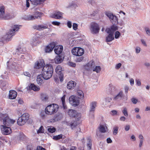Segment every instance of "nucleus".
I'll return each instance as SVG.
<instances>
[{"label":"nucleus","instance_id":"nucleus-1","mask_svg":"<svg viewBox=\"0 0 150 150\" xmlns=\"http://www.w3.org/2000/svg\"><path fill=\"white\" fill-rule=\"evenodd\" d=\"M45 65L44 62L43 60L35 63L34 66V68L35 69H39L43 67L42 75L43 79L45 80H47L50 78L52 76L53 73V69L52 65L47 64L46 65L44 66Z\"/></svg>","mask_w":150,"mask_h":150},{"label":"nucleus","instance_id":"nucleus-2","mask_svg":"<svg viewBox=\"0 0 150 150\" xmlns=\"http://www.w3.org/2000/svg\"><path fill=\"white\" fill-rule=\"evenodd\" d=\"M0 120L3 121L4 125L1 126L2 133L4 135H7L11 133L10 128L7 126H10L11 125L14 123L15 121L10 119L8 114L5 113H0Z\"/></svg>","mask_w":150,"mask_h":150},{"label":"nucleus","instance_id":"nucleus-3","mask_svg":"<svg viewBox=\"0 0 150 150\" xmlns=\"http://www.w3.org/2000/svg\"><path fill=\"white\" fill-rule=\"evenodd\" d=\"M21 25H14L13 29L10 30L9 31L6 33V35L0 39V41L3 42L4 41H9V39L11 37L14 35V33L16 31H18Z\"/></svg>","mask_w":150,"mask_h":150},{"label":"nucleus","instance_id":"nucleus-4","mask_svg":"<svg viewBox=\"0 0 150 150\" xmlns=\"http://www.w3.org/2000/svg\"><path fill=\"white\" fill-rule=\"evenodd\" d=\"M59 108L57 104L52 103L48 105L45 108V110L47 115H52L57 112Z\"/></svg>","mask_w":150,"mask_h":150},{"label":"nucleus","instance_id":"nucleus-5","mask_svg":"<svg viewBox=\"0 0 150 150\" xmlns=\"http://www.w3.org/2000/svg\"><path fill=\"white\" fill-rule=\"evenodd\" d=\"M29 115L28 113L23 114L17 120V122L19 125H24L28 120Z\"/></svg>","mask_w":150,"mask_h":150},{"label":"nucleus","instance_id":"nucleus-6","mask_svg":"<svg viewBox=\"0 0 150 150\" xmlns=\"http://www.w3.org/2000/svg\"><path fill=\"white\" fill-rule=\"evenodd\" d=\"M105 14L109 18L113 24H118V18L115 15H114L112 13L110 12H106Z\"/></svg>","mask_w":150,"mask_h":150},{"label":"nucleus","instance_id":"nucleus-7","mask_svg":"<svg viewBox=\"0 0 150 150\" xmlns=\"http://www.w3.org/2000/svg\"><path fill=\"white\" fill-rule=\"evenodd\" d=\"M84 52L83 49L79 47H74L71 50L73 55L78 56H81L84 54Z\"/></svg>","mask_w":150,"mask_h":150},{"label":"nucleus","instance_id":"nucleus-8","mask_svg":"<svg viewBox=\"0 0 150 150\" xmlns=\"http://www.w3.org/2000/svg\"><path fill=\"white\" fill-rule=\"evenodd\" d=\"M100 29L98 24L96 23H92L90 25V30L91 33L93 34L98 33Z\"/></svg>","mask_w":150,"mask_h":150},{"label":"nucleus","instance_id":"nucleus-9","mask_svg":"<svg viewBox=\"0 0 150 150\" xmlns=\"http://www.w3.org/2000/svg\"><path fill=\"white\" fill-rule=\"evenodd\" d=\"M69 103L73 106L76 107L79 104V100L76 96H71L69 98Z\"/></svg>","mask_w":150,"mask_h":150},{"label":"nucleus","instance_id":"nucleus-10","mask_svg":"<svg viewBox=\"0 0 150 150\" xmlns=\"http://www.w3.org/2000/svg\"><path fill=\"white\" fill-rule=\"evenodd\" d=\"M43 14V13H42L37 11L34 13L33 15H29L26 18V19L28 21H33L38 18L37 16H36V15H38V16L39 17H41Z\"/></svg>","mask_w":150,"mask_h":150},{"label":"nucleus","instance_id":"nucleus-11","mask_svg":"<svg viewBox=\"0 0 150 150\" xmlns=\"http://www.w3.org/2000/svg\"><path fill=\"white\" fill-rule=\"evenodd\" d=\"M64 56L62 54L57 55L54 59L51 60L52 63H55V64H59L62 62L64 59Z\"/></svg>","mask_w":150,"mask_h":150},{"label":"nucleus","instance_id":"nucleus-12","mask_svg":"<svg viewBox=\"0 0 150 150\" xmlns=\"http://www.w3.org/2000/svg\"><path fill=\"white\" fill-rule=\"evenodd\" d=\"M62 71L61 67L60 65H58L56 68L55 72L59 76V78L61 82L64 79V75L62 73Z\"/></svg>","mask_w":150,"mask_h":150},{"label":"nucleus","instance_id":"nucleus-13","mask_svg":"<svg viewBox=\"0 0 150 150\" xmlns=\"http://www.w3.org/2000/svg\"><path fill=\"white\" fill-rule=\"evenodd\" d=\"M4 14V6H1L0 7V18L6 20L8 19L11 18L9 15L5 16Z\"/></svg>","mask_w":150,"mask_h":150},{"label":"nucleus","instance_id":"nucleus-14","mask_svg":"<svg viewBox=\"0 0 150 150\" xmlns=\"http://www.w3.org/2000/svg\"><path fill=\"white\" fill-rule=\"evenodd\" d=\"M68 115L70 117H74L78 120H79L80 118V117H78L79 114H77L76 111L75 110H69L68 112Z\"/></svg>","mask_w":150,"mask_h":150},{"label":"nucleus","instance_id":"nucleus-15","mask_svg":"<svg viewBox=\"0 0 150 150\" xmlns=\"http://www.w3.org/2000/svg\"><path fill=\"white\" fill-rule=\"evenodd\" d=\"M55 46H56V44L54 42L50 43L45 47V52H50L52 51Z\"/></svg>","mask_w":150,"mask_h":150},{"label":"nucleus","instance_id":"nucleus-16","mask_svg":"<svg viewBox=\"0 0 150 150\" xmlns=\"http://www.w3.org/2000/svg\"><path fill=\"white\" fill-rule=\"evenodd\" d=\"M33 28L39 31H41L43 30L44 29L47 28H48V26L46 24L36 25L33 26Z\"/></svg>","mask_w":150,"mask_h":150},{"label":"nucleus","instance_id":"nucleus-17","mask_svg":"<svg viewBox=\"0 0 150 150\" xmlns=\"http://www.w3.org/2000/svg\"><path fill=\"white\" fill-rule=\"evenodd\" d=\"M115 96L113 98L114 100H119L122 99L124 97L123 92L122 91H120L118 93H117L114 95Z\"/></svg>","mask_w":150,"mask_h":150},{"label":"nucleus","instance_id":"nucleus-18","mask_svg":"<svg viewBox=\"0 0 150 150\" xmlns=\"http://www.w3.org/2000/svg\"><path fill=\"white\" fill-rule=\"evenodd\" d=\"M54 51L55 54L57 55H60L63 50V47L62 45L55 46L54 47Z\"/></svg>","mask_w":150,"mask_h":150},{"label":"nucleus","instance_id":"nucleus-19","mask_svg":"<svg viewBox=\"0 0 150 150\" xmlns=\"http://www.w3.org/2000/svg\"><path fill=\"white\" fill-rule=\"evenodd\" d=\"M117 30V28L116 26L112 25L111 26L110 28H107L105 30V31L107 33H111L114 34L115 31Z\"/></svg>","mask_w":150,"mask_h":150},{"label":"nucleus","instance_id":"nucleus-20","mask_svg":"<svg viewBox=\"0 0 150 150\" xmlns=\"http://www.w3.org/2000/svg\"><path fill=\"white\" fill-rule=\"evenodd\" d=\"M76 86V82L73 81H71L68 83L67 88L69 90H72Z\"/></svg>","mask_w":150,"mask_h":150},{"label":"nucleus","instance_id":"nucleus-21","mask_svg":"<svg viewBox=\"0 0 150 150\" xmlns=\"http://www.w3.org/2000/svg\"><path fill=\"white\" fill-rule=\"evenodd\" d=\"M17 95V93L15 91L11 90L9 91V98L11 99H15Z\"/></svg>","mask_w":150,"mask_h":150},{"label":"nucleus","instance_id":"nucleus-22","mask_svg":"<svg viewBox=\"0 0 150 150\" xmlns=\"http://www.w3.org/2000/svg\"><path fill=\"white\" fill-rule=\"evenodd\" d=\"M108 90L110 94L113 96L115 95V94L118 92L117 89L115 87L113 86L110 87Z\"/></svg>","mask_w":150,"mask_h":150},{"label":"nucleus","instance_id":"nucleus-23","mask_svg":"<svg viewBox=\"0 0 150 150\" xmlns=\"http://www.w3.org/2000/svg\"><path fill=\"white\" fill-rule=\"evenodd\" d=\"M62 13L59 11H56L52 15V17L57 19H60L62 18Z\"/></svg>","mask_w":150,"mask_h":150},{"label":"nucleus","instance_id":"nucleus-24","mask_svg":"<svg viewBox=\"0 0 150 150\" xmlns=\"http://www.w3.org/2000/svg\"><path fill=\"white\" fill-rule=\"evenodd\" d=\"M108 35L106 38V40L107 42H110L112 41L114 39L113 36L114 34L111 33H107Z\"/></svg>","mask_w":150,"mask_h":150},{"label":"nucleus","instance_id":"nucleus-25","mask_svg":"<svg viewBox=\"0 0 150 150\" xmlns=\"http://www.w3.org/2000/svg\"><path fill=\"white\" fill-rule=\"evenodd\" d=\"M28 88H29L30 90H32L34 91H39L40 89V88L39 86H37L33 83H31L29 88H27V89H28Z\"/></svg>","mask_w":150,"mask_h":150},{"label":"nucleus","instance_id":"nucleus-26","mask_svg":"<svg viewBox=\"0 0 150 150\" xmlns=\"http://www.w3.org/2000/svg\"><path fill=\"white\" fill-rule=\"evenodd\" d=\"M97 103L96 102L94 101L91 103L90 104V113L93 112L95 110V108L96 106Z\"/></svg>","mask_w":150,"mask_h":150},{"label":"nucleus","instance_id":"nucleus-27","mask_svg":"<svg viewBox=\"0 0 150 150\" xmlns=\"http://www.w3.org/2000/svg\"><path fill=\"white\" fill-rule=\"evenodd\" d=\"M66 124L68 126H70L72 129L75 128L77 125V122L75 121L67 122Z\"/></svg>","mask_w":150,"mask_h":150},{"label":"nucleus","instance_id":"nucleus-28","mask_svg":"<svg viewBox=\"0 0 150 150\" xmlns=\"http://www.w3.org/2000/svg\"><path fill=\"white\" fill-rule=\"evenodd\" d=\"M46 0H30L32 4L35 5H40L42 3L44 2Z\"/></svg>","mask_w":150,"mask_h":150},{"label":"nucleus","instance_id":"nucleus-29","mask_svg":"<svg viewBox=\"0 0 150 150\" xmlns=\"http://www.w3.org/2000/svg\"><path fill=\"white\" fill-rule=\"evenodd\" d=\"M42 75L41 74L38 75L37 77V82L39 85H41L43 83V80L42 79Z\"/></svg>","mask_w":150,"mask_h":150},{"label":"nucleus","instance_id":"nucleus-30","mask_svg":"<svg viewBox=\"0 0 150 150\" xmlns=\"http://www.w3.org/2000/svg\"><path fill=\"white\" fill-rule=\"evenodd\" d=\"M66 95H64L61 98V101L63 108L66 109L67 108V106L65 103V98Z\"/></svg>","mask_w":150,"mask_h":150},{"label":"nucleus","instance_id":"nucleus-31","mask_svg":"<svg viewBox=\"0 0 150 150\" xmlns=\"http://www.w3.org/2000/svg\"><path fill=\"white\" fill-rule=\"evenodd\" d=\"M38 40V38L37 37L35 36L34 37L31 41V44L33 46H36L38 43L37 40Z\"/></svg>","mask_w":150,"mask_h":150},{"label":"nucleus","instance_id":"nucleus-32","mask_svg":"<svg viewBox=\"0 0 150 150\" xmlns=\"http://www.w3.org/2000/svg\"><path fill=\"white\" fill-rule=\"evenodd\" d=\"M47 115L46 110H45V111L42 110L40 113V116L42 119H45L47 117V115Z\"/></svg>","mask_w":150,"mask_h":150},{"label":"nucleus","instance_id":"nucleus-33","mask_svg":"<svg viewBox=\"0 0 150 150\" xmlns=\"http://www.w3.org/2000/svg\"><path fill=\"white\" fill-rule=\"evenodd\" d=\"M87 146L89 150H90L91 148L92 145V141L91 139L89 138H88L87 139Z\"/></svg>","mask_w":150,"mask_h":150},{"label":"nucleus","instance_id":"nucleus-34","mask_svg":"<svg viewBox=\"0 0 150 150\" xmlns=\"http://www.w3.org/2000/svg\"><path fill=\"white\" fill-rule=\"evenodd\" d=\"M99 131L101 133H105L106 132L105 128L103 125H100L98 127Z\"/></svg>","mask_w":150,"mask_h":150},{"label":"nucleus","instance_id":"nucleus-35","mask_svg":"<svg viewBox=\"0 0 150 150\" xmlns=\"http://www.w3.org/2000/svg\"><path fill=\"white\" fill-rule=\"evenodd\" d=\"M77 93L78 99L81 98L83 97V93L81 91H78Z\"/></svg>","mask_w":150,"mask_h":150},{"label":"nucleus","instance_id":"nucleus-36","mask_svg":"<svg viewBox=\"0 0 150 150\" xmlns=\"http://www.w3.org/2000/svg\"><path fill=\"white\" fill-rule=\"evenodd\" d=\"M86 65L88 66V67L91 69L92 68L94 67L95 64L94 61H91L89 62Z\"/></svg>","mask_w":150,"mask_h":150},{"label":"nucleus","instance_id":"nucleus-37","mask_svg":"<svg viewBox=\"0 0 150 150\" xmlns=\"http://www.w3.org/2000/svg\"><path fill=\"white\" fill-rule=\"evenodd\" d=\"M118 129V127L117 126H115L114 127L113 129V134L114 135H116L117 134Z\"/></svg>","mask_w":150,"mask_h":150},{"label":"nucleus","instance_id":"nucleus-38","mask_svg":"<svg viewBox=\"0 0 150 150\" xmlns=\"http://www.w3.org/2000/svg\"><path fill=\"white\" fill-rule=\"evenodd\" d=\"M101 68L99 66H96L94 68L93 71H96L97 73H99L100 71Z\"/></svg>","mask_w":150,"mask_h":150},{"label":"nucleus","instance_id":"nucleus-39","mask_svg":"<svg viewBox=\"0 0 150 150\" xmlns=\"http://www.w3.org/2000/svg\"><path fill=\"white\" fill-rule=\"evenodd\" d=\"M62 137V134H61L57 136H54L53 139L55 140H57L61 139Z\"/></svg>","mask_w":150,"mask_h":150},{"label":"nucleus","instance_id":"nucleus-40","mask_svg":"<svg viewBox=\"0 0 150 150\" xmlns=\"http://www.w3.org/2000/svg\"><path fill=\"white\" fill-rule=\"evenodd\" d=\"M96 135L97 137H98V138L100 139H103V136L102 134L100 133L98 131L96 132Z\"/></svg>","mask_w":150,"mask_h":150},{"label":"nucleus","instance_id":"nucleus-41","mask_svg":"<svg viewBox=\"0 0 150 150\" xmlns=\"http://www.w3.org/2000/svg\"><path fill=\"white\" fill-rule=\"evenodd\" d=\"M25 137V136L22 132L20 133L18 136L19 139L20 140H23Z\"/></svg>","mask_w":150,"mask_h":150},{"label":"nucleus","instance_id":"nucleus-42","mask_svg":"<svg viewBox=\"0 0 150 150\" xmlns=\"http://www.w3.org/2000/svg\"><path fill=\"white\" fill-rule=\"evenodd\" d=\"M122 112L125 116L126 117L128 116V113L127 111V109L126 108H124L123 110L122 111Z\"/></svg>","mask_w":150,"mask_h":150},{"label":"nucleus","instance_id":"nucleus-43","mask_svg":"<svg viewBox=\"0 0 150 150\" xmlns=\"http://www.w3.org/2000/svg\"><path fill=\"white\" fill-rule=\"evenodd\" d=\"M0 83L3 87H5L6 85L8 84V82L6 81L2 80L0 81Z\"/></svg>","mask_w":150,"mask_h":150},{"label":"nucleus","instance_id":"nucleus-44","mask_svg":"<svg viewBox=\"0 0 150 150\" xmlns=\"http://www.w3.org/2000/svg\"><path fill=\"white\" fill-rule=\"evenodd\" d=\"M56 129L54 127L52 128L51 127L47 129L48 132L50 133H53L55 131Z\"/></svg>","mask_w":150,"mask_h":150},{"label":"nucleus","instance_id":"nucleus-45","mask_svg":"<svg viewBox=\"0 0 150 150\" xmlns=\"http://www.w3.org/2000/svg\"><path fill=\"white\" fill-rule=\"evenodd\" d=\"M144 30L147 34L149 36H150V30L149 28L148 27H145L144 28Z\"/></svg>","mask_w":150,"mask_h":150},{"label":"nucleus","instance_id":"nucleus-46","mask_svg":"<svg viewBox=\"0 0 150 150\" xmlns=\"http://www.w3.org/2000/svg\"><path fill=\"white\" fill-rule=\"evenodd\" d=\"M43 127L42 126H41L37 131V133L38 134L44 133V132L42 130Z\"/></svg>","mask_w":150,"mask_h":150},{"label":"nucleus","instance_id":"nucleus-47","mask_svg":"<svg viewBox=\"0 0 150 150\" xmlns=\"http://www.w3.org/2000/svg\"><path fill=\"white\" fill-rule=\"evenodd\" d=\"M120 35V33L118 31H116L115 34V38L118 39Z\"/></svg>","mask_w":150,"mask_h":150},{"label":"nucleus","instance_id":"nucleus-48","mask_svg":"<svg viewBox=\"0 0 150 150\" xmlns=\"http://www.w3.org/2000/svg\"><path fill=\"white\" fill-rule=\"evenodd\" d=\"M78 26L77 24L75 23L73 24L72 27L73 29L74 30H76L78 29Z\"/></svg>","mask_w":150,"mask_h":150},{"label":"nucleus","instance_id":"nucleus-49","mask_svg":"<svg viewBox=\"0 0 150 150\" xmlns=\"http://www.w3.org/2000/svg\"><path fill=\"white\" fill-rule=\"evenodd\" d=\"M84 58V57L82 56L80 57H78L76 58V61L77 62H81V61H82V60Z\"/></svg>","mask_w":150,"mask_h":150},{"label":"nucleus","instance_id":"nucleus-50","mask_svg":"<svg viewBox=\"0 0 150 150\" xmlns=\"http://www.w3.org/2000/svg\"><path fill=\"white\" fill-rule=\"evenodd\" d=\"M52 23L55 25L59 26L60 24V23L59 22L56 21H53L52 22Z\"/></svg>","mask_w":150,"mask_h":150},{"label":"nucleus","instance_id":"nucleus-51","mask_svg":"<svg viewBox=\"0 0 150 150\" xmlns=\"http://www.w3.org/2000/svg\"><path fill=\"white\" fill-rule=\"evenodd\" d=\"M68 64L69 66L73 67H75L76 66L75 63L71 62H69Z\"/></svg>","mask_w":150,"mask_h":150},{"label":"nucleus","instance_id":"nucleus-52","mask_svg":"<svg viewBox=\"0 0 150 150\" xmlns=\"http://www.w3.org/2000/svg\"><path fill=\"white\" fill-rule=\"evenodd\" d=\"M131 101L133 103L136 104L137 103L138 100L135 98H133L131 99Z\"/></svg>","mask_w":150,"mask_h":150},{"label":"nucleus","instance_id":"nucleus-53","mask_svg":"<svg viewBox=\"0 0 150 150\" xmlns=\"http://www.w3.org/2000/svg\"><path fill=\"white\" fill-rule=\"evenodd\" d=\"M136 82L137 85L138 86H140L141 85V82L140 80L139 79H136Z\"/></svg>","mask_w":150,"mask_h":150},{"label":"nucleus","instance_id":"nucleus-54","mask_svg":"<svg viewBox=\"0 0 150 150\" xmlns=\"http://www.w3.org/2000/svg\"><path fill=\"white\" fill-rule=\"evenodd\" d=\"M88 2L92 5L94 6L96 4V2L94 0H89L88 1Z\"/></svg>","mask_w":150,"mask_h":150},{"label":"nucleus","instance_id":"nucleus-55","mask_svg":"<svg viewBox=\"0 0 150 150\" xmlns=\"http://www.w3.org/2000/svg\"><path fill=\"white\" fill-rule=\"evenodd\" d=\"M67 26L69 28H71L72 27L71 22L70 21H68L67 22Z\"/></svg>","mask_w":150,"mask_h":150},{"label":"nucleus","instance_id":"nucleus-56","mask_svg":"<svg viewBox=\"0 0 150 150\" xmlns=\"http://www.w3.org/2000/svg\"><path fill=\"white\" fill-rule=\"evenodd\" d=\"M18 50H17L19 52H20V53H22V52H24V50H25L24 49V50L23 49H22L21 47H20L19 48H18Z\"/></svg>","mask_w":150,"mask_h":150},{"label":"nucleus","instance_id":"nucleus-57","mask_svg":"<svg viewBox=\"0 0 150 150\" xmlns=\"http://www.w3.org/2000/svg\"><path fill=\"white\" fill-rule=\"evenodd\" d=\"M122 64L120 63H119L116 65L115 68L117 69H119L121 67Z\"/></svg>","mask_w":150,"mask_h":150},{"label":"nucleus","instance_id":"nucleus-58","mask_svg":"<svg viewBox=\"0 0 150 150\" xmlns=\"http://www.w3.org/2000/svg\"><path fill=\"white\" fill-rule=\"evenodd\" d=\"M129 89V88L128 86H126L125 87V92L126 93H128Z\"/></svg>","mask_w":150,"mask_h":150},{"label":"nucleus","instance_id":"nucleus-59","mask_svg":"<svg viewBox=\"0 0 150 150\" xmlns=\"http://www.w3.org/2000/svg\"><path fill=\"white\" fill-rule=\"evenodd\" d=\"M36 150H46V149L41 146H39L37 147Z\"/></svg>","mask_w":150,"mask_h":150},{"label":"nucleus","instance_id":"nucleus-60","mask_svg":"<svg viewBox=\"0 0 150 150\" xmlns=\"http://www.w3.org/2000/svg\"><path fill=\"white\" fill-rule=\"evenodd\" d=\"M141 42H142V44L145 46H147V44L146 43V42L144 39H141Z\"/></svg>","mask_w":150,"mask_h":150},{"label":"nucleus","instance_id":"nucleus-61","mask_svg":"<svg viewBox=\"0 0 150 150\" xmlns=\"http://www.w3.org/2000/svg\"><path fill=\"white\" fill-rule=\"evenodd\" d=\"M144 65L147 67H150V63L146 62L144 63Z\"/></svg>","mask_w":150,"mask_h":150},{"label":"nucleus","instance_id":"nucleus-62","mask_svg":"<svg viewBox=\"0 0 150 150\" xmlns=\"http://www.w3.org/2000/svg\"><path fill=\"white\" fill-rule=\"evenodd\" d=\"M107 142L108 143H111L112 142V141L110 138H108L107 139Z\"/></svg>","mask_w":150,"mask_h":150},{"label":"nucleus","instance_id":"nucleus-63","mask_svg":"<svg viewBox=\"0 0 150 150\" xmlns=\"http://www.w3.org/2000/svg\"><path fill=\"white\" fill-rule=\"evenodd\" d=\"M23 74L24 75H25V76H27L28 77L30 76L31 75L28 72H24Z\"/></svg>","mask_w":150,"mask_h":150},{"label":"nucleus","instance_id":"nucleus-64","mask_svg":"<svg viewBox=\"0 0 150 150\" xmlns=\"http://www.w3.org/2000/svg\"><path fill=\"white\" fill-rule=\"evenodd\" d=\"M130 83L131 86H133L134 84V81L133 79L132 78L130 80Z\"/></svg>","mask_w":150,"mask_h":150}]
</instances>
